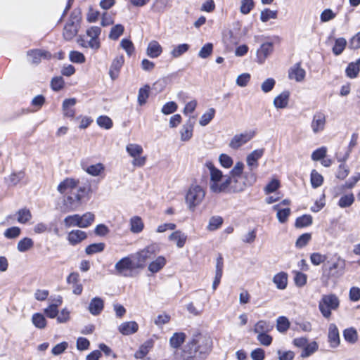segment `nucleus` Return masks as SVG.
<instances>
[{"label":"nucleus","instance_id":"1","mask_svg":"<svg viewBox=\"0 0 360 360\" xmlns=\"http://www.w3.org/2000/svg\"><path fill=\"white\" fill-rule=\"evenodd\" d=\"M213 348V340L207 333L195 332L185 345V360H205Z\"/></svg>","mask_w":360,"mask_h":360},{"label":"nucleus","instance_id":"2","mask_svg":"<svg viewBox=\"0 0 360 360\" xmlns=\"http://www.w3.org/2000/svg\"><path fill=\"white\" fill-rule=\"evenodd\" d=\"M244 167V163L238 161L230 171L229 193H241L257 181V174L245 172Z\"/></svg>","mask_w":360,"mask_h":360},{"label":"nucleus","instance_id":"3","mask_svg":"<svg viewBox=\"0 0 360 360\" xmlns=\"http://www.w3.org/2000/svg\"><path fill=\"white\" fill-rule=\"evenodd\" d=\"M209 170L210 181L209 188L211 192L219 193H229V174L224 175L223 172L217 168L212 162H207L205 164Z\"/></svg>","mask_w":360,"mask_h":360},{"label":"nucleus","instance_id":"4","mask_svg":"<svg viewBox=\"0 0 360 360\" xmlns=\"http://www.w3.org/2000/svg\"><path fill=\"white\" fill-rule=\"evenodd\" d=\"M90 188L85 186L79 187L76 193L65 195L63 200V211L65 212H74L82 206V198L87 195Z\"/></svg>","mask_w":360,"mask_h":360},{"label":"nucleus","instance_id":"5","mask_svg":"<svg viewBox=\"0 0 360 360\" xmlns=\"http://www.w3.org/2000/svg\"><path fill=\"white\" fill-rule=\"evenodd\" d=\"M205 190L200 185L192 184L186 191L185 201L188 209L194 211L205 199Z\"/></svg>","mask_w":360,"mask_h":360},{"label":"nucleus","instance_id":"6","mask_svg":"<svg viewBox=\"0 0 360 360\" xmlns=\"http://www.w3.org/2000/svg\"><path fill=\"white\" fill-rule=\"evenodd\" d=\"M339 297L333 294L323 295L319 302V309L322 316L328 319L330 318L332 311H336L340 307Z\"/></svg>","mask_w":360,"mask_h":360},{"label":"nucleus","instance_id":"7","mask_svg":"<svg viewBox=\"0 0 360 360\" xmlns=\"http://www.w3.org/2000/svg\"><path fill=\"white\" fill-rule=\"evenodd\" d=\"M158 252V246L156 244H151L133 254L132 256L135 260L136 266H138L139 269H143L146 262L153 257Z\"/></svg>","mask_w":360,"mask_h":360},{"label":"nucleus","instance_id":"8","mask_svg":"<svg viewBox=\"0 0 360 360\" xmlns=\"http://www.w3.org/2000/svg\"><path fill=\"white\" fill-rule=\"evenodd\" d=\"M81 18L79 11H74L71 13L70 21L65 25L63 30V37L66 40H71L76 36Z\"/></svg>","mask_w":360,"mask_h":360},{"label":"nucleus","instance_id":"9","mask_svg":"<svg viewBox=\"0 0 360 360\" xmlns=\"http://www.w3.org/2000/svg\"><path fill=\"white\" fill-rule=\"evenodd\" d=\"M126 151L133 158L131 164L134 167H141L146 162V157L142 156L143 147L137 143H129L126 146Z\"/></svg>","mask_w":360,"mask_h":360},{"label":"nucleus","instance_id":"10","mask_svg":"<svg viewBox=\"0 0 360 360\" xmlns=\"http://www.w3.org/2000/svg\"><path fill=\"white\" fill-rule=\"evenodd\" d=\"M115 269L118 274L129 276V272L139 268L136 266L135 260L131 255V256L123 257L118 261L115 265Z\"/></svg>","mask_w":360,"mask_h":360},{"label":"nucleus","instance_id":"11","mask_svg":"<svg viewBox=\"0 0 360 360\" xmlns=\"http://www.w3.org/2000/svg\"><path fill=\"white\" fill-rule=\"evenodd\" d=\"M264 153V148L256 149L249 153L245 158L248 170L245 172H251L256 174L255 170L259 167V160L263 156Z\"/></svg>","mask_w":360,"mask_h":360},{"label":"nucleus","instance_id":"12","mask_svg":"<svg viewBox=\"0 0 360 360\" xmlns=\"http://www.w3.org/2000/svg\"><path fill=\"white\" fill-rule=\"evenodd\" d=\"M255 135V133L253 131H246L237 134L231 139L229 146L233 150H237L249 142Z\"/></svg>","mask_w":360,"mask_h":360},{"label":"nucleus","instance_id":"13","mask_svg":"<svg viewBox=\"0 0 360 360\" xmlns=\"http://www.w3.org/2000/svg\"><path fill=\"white\" fill-rule=\"evenodd\" d=\"M78 184L79 180L72 178H66L58 184L57 187V191L60 194L64 195V196L70 195L72 193H76L75 190L77 191V189L78 188Z\"/></svg>","mask_w":360,"mask_h":360},{"label":"nucleus","instance_id":"14","mask_svg":"<svg viewBox=\"0 0 360 360\" xmlns=\"http://www.w3.org/2000/svg\"><path fill=\"white\" fill-rule=\"evenodd\" d=\"M326 116L323 112H316L314 114L311 122V128L314 134L322 132L326 127Z\"/></svg>","mask_w":360,"mask_h":360},{"label":"nucleus","instance_id":"15","mask_svg":"<svg viewBox=\"0 0 360 360\" xmlns=\"http://www.w3.org/2000/svg\"><path fill=\"white\" fill-rule=\"evenodd\" d=\"M86 36L89 37V48L94 50H98L101 47V42L99 36L101 33V27L98 26H92L86 30Z\"/></svg>","mask_w":360,"mask_h":360},{"label":"nucleus","instance_id":"16","mask_svg":"<svg viewBox=\"0 0 360 360\" xmlns=\"http://www.w3.org/2000/svg\"><path fill=\"white\" fill-rule=\"evenodd\" d=\"M345 268V261L341 257H338L328 268L329 278H339L341 276Z\"/></svg>","mask_w":360,"mask_h":360},{"label":"nucleus","instance_id":"17","mask_svg":"<svg viewBox=\"0 0 360 360\" xmlns=\"http://www.w3.org/2000/svg\"><path fill=\"white\" fill-rule=\"evenodd\" d=\"M27 56L32 63L38 64L41 59H50L51 54L45 50L34 49L28 51Z\"/></svg>","mask_w":360,"mask_h":360},{"label":"nucleus","instance_id":"18","mask_svg":"<svg viewBox=\"0 0 360 360\" xmlns=\"http://www.w3.org/2000/svg\"><path fill=\"white\" fill-rule=\"evenodd\" d=\"M328 339L332 348L338 347L340 343L339 330L335 323H330L328 326Z\"/></svg>","mask_w":360,"mask_h":360},{"label":"nucleus","instance_id":"19","mask_svg":"<svg viewBox=\"0 0 360 360\" xmlns=\"http://www.w3.org/2000/svg\"><path fill=\"white\" fill-rule=\"evenodd\" d=\"M124 62V58L123 56H118L112 60L109 70V75L112 80H115L119 77L120 70Z\"/></svg>","mask_w":360,"mask_h":360},{"label":"nucleus","instance_id":"20","mask_svg":"<svg viewBox=\"0 0 360 360\" xmlns=\"http://www.w3.org/2000/svg\"><path fill=\"white\" fill-rule=\"evenodd\" d=\"M87 238V234L85 231L76 229L72 230L68 233L67 239L69 243L72 245H76Z\"/></svg>","mask_w":360,"mask_h":360},{"label":"nucleus","instance_id":"21","mask_svg":"<svg viewBox=\"0 0 360 360\" xmlns=\"http://www.w3.org/2000/svg\"><path fill=\"white\" fill-rule=\"evenodd\" d=\"M272 43L266 42L262 44L257 52V62L260 64H262L266 58L272 53Z\"/></svg>","mask_w":360,"mask_h":360},{"label":"nucleus","instance_id":"22","mask_svg":"<svg viewBox=\"0 0 360 360\" xmlns=\"http://www.w3.org/2000/svg\"><path fill=\"white\" fill-rule=\"evenodd\" d=\"M139 325L136 321H126L121 323L118 327L119 332L123 335H129L137 332Z\"/></svg>","mask_w":360,"mask_h":360},{"label":"nucleus","instance_id":"23","mask_svg":"<svg viewBox=\"0 0 360 360\" xmlns=\"http://www.w3.org/2000/svg\"><path fill=\"white\" fill-rule=\"evenodd\" d=\"M193 127H194V122H192L191 119H189L186 123H185L181 130H180V136L181 141L184 142L188 141L193 136Z\"/></svg>","mask_w":360,"mask_h":360},{"label":"nucleus","instance_id":"24","mask_svg":"<svg viewBox=\"0 0 360 360\" xmlns=\"http://www.w3.org/2000/svg\"><path fill=\"white\" fill-rule=\"evenodd\" d=\"M162 53V47L158 41L155 40L150 41L146 49V54L151 58L159 57Z\"/></svg>","mask_w":360,"mask_h":360},{"label":"nucleus","instance_id":"25","mask_svg":"<svg viewBox=\"0 0 360 360\" xmlns=\"http://www.w3.org/2000/svg\"><path fill=\"white\" fill-rule=\"evenodd\" d=\"M290 92L284 91L276 96L274 99V105L277 109L285 108L289 102Z\"/></svg>","mask_w":360,"mask_h":360},{"label":"nucleus","instance_id":"26","mask_svg":"<svg viewBox=\"0 0 360 360\" xmlns=\"http://www.w3.org/2000/svg\"><path fill=\"white\" fill-rule=\"evenodd\" d=\"M169 240L174 242L178 248H182L186 244L187 236L182 231L177 230L172 232L168 237Z\"/></svg>","mask_w":360,"mask_h":360},{"label":"nucleus","instance_id":"27","mask_svg":"<svg viewBox=\"0 0 360 360\" xmlns=\"http://www.w3.org/2000/svg\"><path fill=\"white\" fill-rule=\"evenodd\" d=\"M305 70L300 67V64H295L289 71V77L296 82H302L305 77Z\"/></svg>","mask_w":360,"mask_h":360},{"label":"nucleus","instance_id":"28","mask_svg":"<svg viewBox=\"0 0 360 360\" xmlns=\"http://www.w3.org/2000/svg\"><path fill=\"white\" fill-rule=\"evenodd\" d=\"M167 260L164 256H158L148 264V271L151 273L160 271L166 264Z\"/></svg>","mask_w":360,"mask_h":360},{"label":"nucleus","instance_id":"29","mask_svg":"<svg viewBox=\"0 0 360 360\" xmlns=\"http://www.w3.org/2000/svg\"><path fill=\"white\" fill-rule=\"evenodd\" d=\"M104 307L103 301L100 297L93 298L89 305V312L94 316L98 315Z\"/></svg>","mask_w":360,"mask_h":360},{"label":"nucleus","instance_id":"30","mask_svg":"<svg viewBox=\"0 0 360 360\" xmlns=\"http://www.w3.org/2000/svg\"><path fill=\"white\" fill-rule=\"evenodd\" d=\"M274 328V325L266 320H259L255 326L253 330L256 334L269 333Z\"/></svg>","mask_w":360,"mask_h":360},{"label":"nucleus","instance_id":"31","mask_svg":"<svg viewBox=\"0 0 360 360\" xmlns=\"http://www.w3.org/2000/svg\"><path fill=\"white\" fill-rule=\"evenodd\" d=\"M130 231L134 233H141L144 228L142 219L139 216H134L129 220Z\"/></svg>","mask_w":360,"mask_h":360},{"label":"nucleus","instance_id":"32","mask_svg":"<svg viewBox=\"0 0 360 360\" xmlns=\"http://www.w3.org/2000/svg\"><path fill=\"white\" fill-rule=\"evenodd\" d=\"M83 169L92 176H98L105 171V166L102 163H96L86 167H83Z\"/></svg>","mask_w":360,"mask_h":360},{"label":"nucleus","instance_id":"33","mask_svg":"<svg viewBox=\"0 0 360 360\" xmlns=\"http://www.w3.org/2000/svg\"><path fill=\"white\" fill-rule=\"evenodd\" d=\"M273 282L278 289H285L288 284L287 274L285 272H280L276 274L273 278Z\"/></svg>","mask_w":360,"mask_h":360},{"label":"nucleus","instance_id":"34","mask_svg":"<svg viewBox=\"0 0 360 360\" xmlns=\"http://www.w3.org/2000/svg\"><path fill=\"white\" fill-rule=\"evenodd\" d=\"M360 71V58L356 61L349 63L346 68V75L349 78L357 77Z\"/></svg>","mask_w":360,"mask_h":360},{"label":"nucleus","instance_id":"35","mask_svg":"<svg viewBox=\"0 0 360 360\" xmlns=\"http://www.w3.org/2000/svg\"><path fill=\"white\" fill-rule=\"evenodd\" d=\"M186 335L183 332L175 333L170 338L169 344L174 349L179 348L185 341Z\"/></svg>","mask_w":360,"mask_h":360},{"label":"nucleus","instance_id":"36","mask_svg":"<svg viewBox=\"0 0 360 360\" xmlns=\"http://www.w3.org/2000/svg\"><path fill=\"white\" fill-rule=\"evenodd\" d=\"M34 245V242L30 238H23L17 244V250L20 252H25L30 250Z\"/></svg>","mask_w":360,"mask_h":360},{"label":"nucleus","instance_id":"37","mask_svg":"<svg viewBox=\"0 0 360 360\" xmlns=\"http://www.w3.org/2000/svg\"><path fill=\"white\" fill-rule=\"evenodd\" d=\"M95 219V215L92 212H87L80 215V228L89 227Z\"/></svg>","mask_w":360,"mask_h":360},{"label":"nucleus","instance_id":"38","mask_svg":"<svg viewBox=\"0 0 360 360\" xmlns=\"http://www.w3.org/2000/svg\"><path fill=\"white\" fill-rule=\"evenodd\" d=\"M64 224L66 227L78 226L80 228V215L75 214L67 216L64 219Z\"/></svg>","mask_w":360,"mask_h":360},{"label":"nucleus","instance_id":"39","mask_svg":"<svg viewBox=\"0 0 360 360\" xmlns=\"http://www.w3.org/2000/svg\"><path fill=\"white\" fill-rule=\"evenodd\" d=\"M345 340L352 344L355 343L358 340V334L354 328H347L343 331Z\"/></svg>","mask_w":360,"mask_h":360},{"label":"nucleus","instance_id":"40","mask_svg":"<svg viewBox=\"0 0 360 360\" xmlns=\"http://www.w3.org/2000/svg\"><path fill=\"white\" fill-rule=\"evenodd\" d=\"M255 8V2L253 0H241L240 3V12L243 15L249 14Z\"/></svg>","mask_w":360,"mask_h":360},{"label":"nucleus","instance_id":"41","mask_svg":"<svg viewBox=\"0 0 360 360\" xmlns=\"http://www.w3.org/2000/svg\"><path fill=\"white\" fill-rule=\"evenodd\" d=\"M290 321L285 316H279L276 320V329L280 333L286 332L290 328Z\"/></svg>","mask_w":360,"mask_h":360},{"label":"nucleus","instance_id":"42","mask_svg":"<svg viewBox=\"0 0 360 360\" xmlns=\"http://www.w3.org/2000/svg\"><path fill=\"white\" fill-rule=\"evenodd\" d=\"M214 115L215 110L213 108L208 109V110L201 116L199 120V124L202 127L207 125L214 118Z\"/></svg>","mask_w":360,"mask_h":360},{"label":"nucleus","instance_id":"43","mask_svg":"<svg viewBox=\"0 0 360 360\" xmlns=\"http://www.w3.org/2000/svg\"><path fill=\"white\" fill-rule=\"evenodd\" d=\"M150 87L148 85L144 86L139 90L138 103L140 105H144L149 97Z\"/></svg>","mask_w":360,"mask_h":360},{"label":"nucleus","instance_id":"44","mask_svg":"<svg viewBox=\"0 0 360 360\" xmlns=\"http://www.w3.org/2000/svg\"><path fill=\"white\" fill-rule=\"evenodd\" d=\"M32 323L38 328H44L46 326V321L44 315L39 313L34 314L32 318Z\"/></svg>","mask_w":360,"mask_h":360},{"label":"nucleus","instance_id":"45","mask_svg":"<svg viewBox=\"0 0 360 360\" xmlns=\"http://www.w3.org/2000/svg\"><path fill=\"white\" fill-rule=\"evenodd\" d=\"M105 248L103 243H93L88 245L85 249V252L89 255H94L96 253L101 252Z\"/></svg>","mask_w":360,"mask_h":360},{"label":"nucleus","instance_id":"46","mask_svg":"<svg viewBox=\"0 0 360 360\" xmlns=\"http://www.w3.org/2000/svg\"><path fill=\"white\" fill-rule=\"evenodd\" d=\"M323 181V176L316 170H312L311 173V184L314 188L321 186Z\"/></svg>","mask_w":360,"mask_h":360},{"label":"nucleus","instance_id":"47","mask_svg":"<svg viewBox=\"0 0 360 360\" xmlns=\"http://www.w3.org/2000/svg\"><path fill=\"white\" fill-rule=\"evenodd\" d=\"M312 224V217L309 214H304L295 221V226L298 228L306 227Z\"/></svg>","mask_w":360,"mask_h":360},{"label":"nucleus","instance_id":"48","mask_svg":"<svg viewBox=\"0 0 360 360\" xmlns=\"http://www.w3.org/2000/svg\"><path fill=\"white\" fill-rule=\"evenodd\" d=\"M124 26L121 24H117L113 26L109 33V38L112 40H117L123 34Z\"/></svg>","mask_w":360,"mask_h":360},{"label":"nucleus","instance_id":"49","mask_svg":"<svg viewBox=\"0 0 360 360\" xmlns=\"http://www.w3.org/2000/svg\"><path fill=\"white\" fill-rule=\"evenodd\" d=\"M223 223V219L219 216L212 217L210 219L209 224L207 225V230L210 231L218 229Z\"/></svg>","mask_w":360,"mask_h":360},{"label":"nucleus","instance_id":"50","mask_svg":"<svg viewBox=\"0 0 360 360\" xmlns=\"http://www.w3.org/2000/svg\"><path fill=\"white\" fill-rule=\"evenodd\" d=\"M97 124L103 129H110L112 127V120L106 115H101L96 120Z\"/></svg>","mask_w":360,"mask_h":360},{"label":"nucleus","instance_id":"51","mask_svg":"<svg viewBox=\"0 0 360 360\" xmlns=\"http://www.w3.org/2000/svg\"><path fill=\"white\" fill-rule=\"evenodd\" d=\"M354 201V196L352 193L342 195L338 202V205L342 207H347L351 206Z\"/></svg>","mask_w":360,"mask_h":360},{"label":"nucleus","instance_id":"52","mask_svg":"<svg viewBox=\"0 0 360 360\" xmlns=\"http://www.w3.org/2000/svg\"><path fill=\"white\" fill-rule=\"evenodd\" d=\"M277 18V11L265 8L261 11L260 20L263 22L269 21L270 19H276Z\"/></svg>","mask_w":360,"mask_h":360},{"label":"nucleus","instance_id":"53","mask_svg":"<svg viewBox=\"0 0 360 360\" xmlns=\"http://www.w3.org/2000/svg\"><path fill=\"white\" fill-rule=\"evenodd\" d=\"M21 233V229L18 226H13L7 229L4 233V236L5 238L8 239H15L17 238Z\"/></svg>","mask_w":360,"mask_h":360},{"label":"nucleus","instance_id":"54","mask_svg":"<svg viewBox=\"0 0 360 360\" xmlns=\"http://www.w3.org/2000/svg\"><path fill=\"white\" fill-rule=\"evenodd\" d=\"M189 49L187 44H181L175 46L171 51L170 54L173 58H178L186 53Z\"/></svg>","mask_w":360,"mask_h":360},{"label":"nucleus","instance_id":"55","mask_svg":"<svg viewBox=\"0 0 360 360\" xmlns=\"http://www.w3.org/2000/svg\"><path fill=\"white\" fill-rule=\"evenodd\" d=\"M152 347L150 342H145L142 345L139 349L135 353L134 356L136 359H142L148 353L150 349Z\"/></svg>","mask_w":360,"mask_h":360},{"label":"nucleus","instance_id":"56","mask_svg":"<svg viewBox=\"0 0 360 360\" xmlns=\"http://www.w3.org/2000/svg\"><path fill=\"white\" fill-rule=\"evenodd\" d=\"M221 166L225 169H229L233 164V158L227 154L222 153L219 157Z\"/></svg>","mask_w":360,"mask_h":360},{"label":"nucleus","instance_id":"57","mask_svg":"<svg viewBox=\"0 0 360 360\" xmlns=\"http://www.w3.org/2000/svg\"><path fill=\"white\" fill-rule=\"evenodd\" d=\"M69 58L70 61L75 63H84L85 62V56L84 54L77 51H72L70 52Z\"/></svg>","mask_w":360,"mask_h":360},{"label":"nucleus","instance_id":"58","mask_svg":"<svg viewBox=\"0 0 360 360\" xmlns=\"http://www.w3.org/2000/svg\"><path fill=\"white\" fill-rule=\"evenodd\" d=\"M318 344L316 342H311L309 344H307L302 352V357H307L314 353L318 349Z\"/></svg>","mask_w":360,"mask_h":360},{"label":"nucleus","instance_id":"59","mask_svg":"<svg viewBox=\"0 0 360 360\" xmlns=\"http://www.w3.org/2000/svg\"><path fill=\"white\" fill-rule=\"evenodd\" d=\"M32 218L31 212L29 210L22 209L18 212V221L21 224L27 222Z\"/></svg>","mask_w":360,"mask_h":360},{"label":"nucleus","instance_id":"60","mask_svg":"<svg viewBox=\"0 0 360 360\" xmlns=\"http://www.w3.org/2000/svg\"><path fill=\"white\" fill-rule=\"evenodd\" d=\"M311 239V233H303L297 239L295 245L298 248H302L307 245V244L310 241Z\"/></svg>","mask_w":360,"mask_h":360},{"label":"nucleus","instance_id":"61","mask_svg":"<svg viewBox=\"0 0 360 360\" xmlns=\"http://www.w3.org/2000/svg\"><path fill=\"white\" fill-rule=\"evenodd\" d=\"M276 81L273 78H267L261 84L262 91L266 94L270 92L275 86Z\"/></svg>","mask_w":360,"mask_h":360},{"label":"nucleus","instance_id":"62","mask_svg":"<svg viewBox=\"0 0 360 360\" xmlns=\"http://www.w3.org/2000/svg\"><path fill=\"white\" fill-rule=\"evenodd\" d=\"M347 41L344 38H339L335 41L333 51L335 55L340 54L345 48Z\"/></svg>","mask_w":360,"mask_h":360},{"label":"nucleus","instance_id":"63","mask_svg":"<svg viewBox=\"0 0 360 360\" xmlns=\"http://www.w3.org/2000/svg\"><path fill=\"white\" fill-rule=\"evenodd\" d=\"M257 340L263 346H269L273 341V338L268 333L257 334Z\"/></svg>","mask_w":360,"mask_h":360},{"label":"nucleus","instance_id":"64","mask_svg":"<svg viewBox=\"0 0 360 360\" xmlns=\"http://www.w3.org/2000/svg\"><path fill=\"white\" fill-rule=\"evenodd\" d=\"M120 46L127 52L128 56H131L134 51V46L132 41L129 39H122L120 41Z\"/></svg>","mask_w":360,"mask_h":360}]
</instances>
